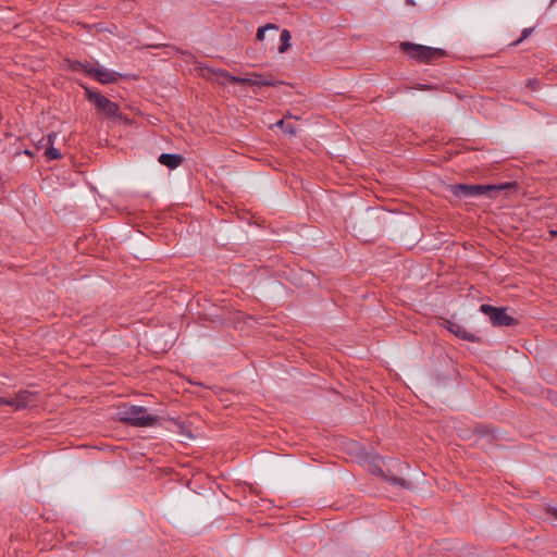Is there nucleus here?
<instances>
[{"mask_svg":"<svg viewBox=\"0 0 557 557\" xmlns=\"http://www.w3.org/2000/svg\"><path fill=\"white\" fill-rule=\"evenodd\" d=\"M508 184H488V185H468L455 184L450 186L454 196L459 199H471L480 197H493L494 194L505 189Z\"/></svg>","mask_w":557,"mask_h":557,"instance_id":"1","label":"nucleus"},{"mask_svg":"<svg viewBox=\"0 0 557 557\" xmlns=\"http://www.w3.org/2000/svg\"><path fill=\"white\" fill-rule=\"evenodd\" d=\"M120 419L134 426H152L158 417L149 413L143 406H125L119 411Z\"/></svg>","mask_w":557,"mask_h":557,"instance_id":"2","label":"nucleus"},{"mask_svg":"<svg viewBox=\"0 0 557 557\" xmlns=\"http://www.w3.org/2000/svg\"><path fill=\"white\" fill-rule=\"evenodd\" d=\"M86 97L89 102H91L97 111L106 116L113 117L122 122H126V117L120 113V107L117 103L111 101L109 98L104 97L98 91H94L89 88H85Z\"/></svg>","mask_w":557,"mask_h":557,"instance_id":"3","label":"nucleus"},{"mask_svg":"<svg viewBox=\"0 0 557 557\" xmlns=\"http://www.w3.org/2000/svg\"><path fill=\"white\" fill-rule=\"evenodd\" d=\"M401 47L407 53L419 61L430 62L445 54L444 50L412 42H403Z\"/></svg>","mask_w":557,"mask_h":557,"instance_id":"4","label":"nucleus"},{"mask_svg":"<svg viewBox=\"0 0 557 557\" xmlns=\"http://www.w3.org/2000/svg\"><path fill=\"white\" fill-rule=\"evenodd\" d=\"M480 311L488 317L490 322L494 326H511L517 323V320L507 313L506 308L494 307L492 305L483 304L480 306Z\"/></svg>","mask_w":557,"mask_h":557,"instance_id":"5","label":"nucleus"},{"mask_svg":"<svg viewBox=\"0 0 557 557\" xmlns=\"http://www.w3.org/2000/svg\"><path fill=\"white\" fill-rule=\"evenodd\" d=\"M219 74L221 77H223L225 79V82H230V83H239V84L257 86V87L274 85V82L272 79L267 78L263 75L256 74V73L251 74V75H247V76H234L225 71H220Z\"/></svg>","mask_w":557,"mask_h":557,"instance_id":"6","label":"nucleus"},{"mask_svg":"<svg viewBox=\"0 0 557 557\" xmlns=\"http://www.w3.org/2000/svg\"><path fill=\"white\" fill-rule=\"evenodd\" d=\"M86 74L101 84L115 83L122 76L120 73L99 64V62H92V65L86 69Z\"/></svg>","mask_w":557,"mask_h":557,"instance_id":"7","label":"nucleus"},{"mask_svg":"<svg viewBox=\"0 0 557 557\" xmlns=\"http://www.w3.org/2000/svg\"><path fill=\"white\" fill-rule=\"evenodd\" d=\"M34 393L29 391H20L13 396L14 409L21 410L29 406L34 401Z\"/></svg>","mask_w":557,"mask_h":557,"instance_id":"8","label":"nucleus"},{"mask_svg":"<svg viewBox=\"0 0 557 557\" xmlns=\"http://www.w3.org/2000/svg\"><path fill=\"white\" fill-rule=\"evenodd\" d=\"M184 158L177 153H161L158 158L160 164L173 170L180 166Z\"/></svg>","mask_w":557,"mask_h":557,"instance_id":"9","label":"nucleus"},{"mask_svg":"<svg viewBox=\"0 0 557 557\" xmlns=\"http://www.w3.org/2000/svg\"><path fill=\"white\" fill-rule=\"evenodd\" d=\"M448 330H449V332H451L453 334H455L457 337H459L461 339H465V341H468L471 343L478 342V337L474 334L470 333L466 327H463L462 325H460L458 323H449Z\"/></svg>","mask_w":557,"mask_h":557,"instance_id":"10","label":"nucleus"},{"mask_svg":"<svg viewBox=\"0 0 557 557\" xmlns=\"http://www.w3.org/2000/svg\"><path fill=\"white\" fill-rule=\"evenodd\" d=\"M278 30L280 28L276 24L269 23L258 28L256 38L258 41H263L267 37V33H269V38L274 40Z\"/></svg>","mask_w":557,"mask_h":557,"instance_id":"11","label":"nucleus"},{"mask_svg":"<svg viewBox=\"0 0 557 557\" xmlns=\"http://www.w3.org/2000/svg\"><path fill=\"white\" fill-rule=\"evenodd\" d=\"M290 33L287 29H283L280 33V46L277 48V51L280 53H285L289 47H290Z\"/></svg>","mask_w":557,"mask_h":557,"instance_id":"12","label":"nucleus"},{"mask_svg":"<svg viewBox=\"0 0 557 557\" xmlns=\"http://www.w3.org/2000/svg\"><path fill=\"white\" fill-rule=\"evenodd\" d=\"M379 472L391 484L399 485V486L405 487V488H411V486H412L411 482H409V481H406L404 479L397 478L395 475H391V476L385 475L382 469H379Z\"/></svg>","mask_w":557,"mask_h":557,"instance_id":"13","label":"nucleus"},{"mask_svg":"<svg viewBox=\"0 0 557 557\" xmlns=\"http://www.w3.org/2000/svg\"><path fill=\"white\" fill-rule=\"evenodd\" d=\"M67 64H69V67L73 71V72H84L86 74V69L88 66H91L92 65V62H81V61H77V60H67Z\"/></svg>","mask_w":557,"mask_h":557,"instance_id":"14","label":"nucleus"},{"mask_svg":"<svg viewBox=\"0 0 557 557\" xmlns=\"http://www.w3.org/2000/svg\"><path fill=\"white\" fill-rule=\"evenodd\" d=\"M45 156L48 160H57L61 158V152L59 149L53 146H48L45 151Z\"/></svg>","mask_w":557,"mask_h":557,"instance_id":"15","label":"nucleus"},{"mask_svg":"<svg viewBox=\"0 0 557 557\" xmlns=\"http://www.w3.org/2000/svg\"><path fill=\"white\" fill-rule=\"evenodd\" d=\"M275 125L281 127L283 129V132L286 134H289V135L295 134V128L290 124L285 125L284 120L277 121Z\"/></svg>","mask_w":557,"mask_h":557,"instance_id":"16","label":"nucleus"},{"mask_svg":"<svg viewBox=\"0 0 557 557\" xmlns=\"http://www.w3.org/2000/svg\"><path fill=\"white\" fill-rule=\"evenodd\" d=\"M0 405H3V406H10V407H13V408H14L13 397H3V396H0Z\"/></svg>","mask_w":557,"mask_h":557,"instance_id":"17","label":"nucleus"},{"mask_svg":"<svg viewBox=\"0 0 557 557\" xmlns=\"http://www.w3.org/2000/svg\"><path fill=\"white\" fill-rule=\"evenodd\" d=\"M546 511H547V513H548L549 516H552L553 518H555V519L557 520V507H556V506H550V505H549V506L547 507V510H546Z\"/></svg>","mask_w":557,"mask_h":557,"instance_id":"18","label":"nucleus"},{"mask_svg":"<svg viewBox=\"0 0 557 557\" xmlns=\"http://www.w3.org/2000/svg\"><path fill=\"white\" fill-rule=\"evenodd\" d=\"M55 138H57V134L55 133L48 134V136H47V144H48V146H53Z\"/></svg>","mask_w":557,"mask_h":557,"instance_id":"19","label":"nucleus"},{"mask_svg":"<svg viewBox=\"0 0 557 557\" xmlns=\"http://www.w3.org/2000/svg\"><path fill=\"white\" fill-rule=\"evenodd\" d=\"M536 84H537V82H536L535 79H529V81H528V85H529V86H532V87H533V86H535Z\"/></svg>","mask_w":557,"mask_h":557,"instance_id":"20","label":"nucleus"},{"mask_svg":"<svg viewBox=\"0 0 557 557\" xmlns=\"http://www.w3.org/2000/svg\"><path fill=\"white\" fill-rule=\"evenodd\" d=\"M530 33H531V29L525 28V29L523 30V38H525L527 36H529V34H530Z\"/></svg>","mask_w":557,"mask_h":557,"instance_id":"21","label":"nucleus"},{"mask_svg":"<svg viewBox=\"0 0 557 557\" xmlns=\"http://www.w3.org/2000/svg\"><path fill=\"white\" fill-rule=\"evenodd\" d=\"M550 234H552L553 236H556V235H557V231H550Z\"/></svg>","mask_w":557,"mask_h":557,"instance_id":"22","label":"nucleus"},{"mask_svg":"<svg viewBox=\"0 0 557 557\" xmlns=\"http://www.w3.org/2000/svg\"><path fill=\"white\" fill-rule=\"evenodd\" d=\"M554 1H555V0H552V1H550V4H552Z\"/></svg>","mask_w":557,"mask_h":557,"instance_id":"23","label":"nucleus"}]
</instances>
